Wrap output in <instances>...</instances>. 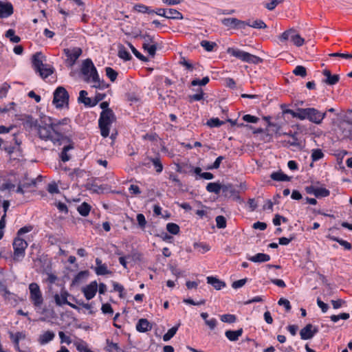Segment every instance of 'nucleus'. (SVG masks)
<instances>
[{"label": "nucleus", "instance_id": "obj_1", "mask_svg": "<svg viewBox=\"0 0 352 352\" xmlns=\"http://www.w3.org/2000/svg\"><path fill=\"white\" fill-rule=\"evenodd\" d=\"M287 112L291 114L293 118H296L301 120L307 119L316 124H321L323 119L326 117V112H321L315 108H298L296 111L289 109Z\"/></svg>", "mask_w": 352, "mask_h": 352}, {"label": "nucleus", "instance_id": "obj_2", "mask_svg": "<svg viewBox=\"0 0 352 352\" xmlns=\"http://www.w3.org/2000/svg\"><path fill=\"white\" fill-rule=\"evenodd\" d=\"M45 57L41 52H36L32 56V65L36 73H38L42 78H46L54 73V67L47 63H44Z\"/></svg>", "mask_w": 352, "mask_h": 352}, {"label": "nucleus", "instance_id": "obj_3", "mask_svg": "<svg viewBox=\"0 0 352 352\" xmlns=\"http://www.w3.org/2000/svg\"><path fill=\"white\" fill-rule=\"evenodd\" d=\"M116 120V118L112 109L102 111L98 120V126L102 137L109 136L110 128Z\"/></svg>", "mask_w": 352, "mask_h": 352}, {"label": "nucleus", "instance_id": "obj_4", "mask_svg": "<svg viewBox=\"0 0 352 352\" xmlns=\"http://www.w3.org/2000/svg\"><path fill=\"white\" fill-rule=\"evenodd\" d=\"M226 52L243 62L251 64H259L263 63V59L257 56L251 54L241 50L234 47H228Z\"/></svg>", "mask_w": 352, "mask_h": 352}, {"label": "nucleus", "instance_id": "obj_5", "mask_svg": "<svg viewBox=\"0 0 352 352\" xmlns=\"http://www.w3.org/2000/svg\"><path fill=\"white\" fill-rule=\"evenodd\" d=\"M80 73L83 76V80L87 83H90L92 79L96 80L98 77V71L90 58L84 60L82 63Z\"/></svg>", "mask_w": 352, "mask_h": 352}, {"label": "nucleus", "instance_id": "obj_6", "mask_svg": "<svg viewBox=\"0 0 352 352\" xmlns=\"http://www.w3.org/2000/svg\"><path fill=\"white\" fill-rule=\"evenodd\" d=\"M12 245L14 249V261H21L25 256V252L28 245V243L21 237L16 236L13 241Z\"/></svg>", "mask_w": 352, "mask_h": 352}, {"label": "nucleus", "instance_id": "obj_7", "mask_svg": "<svg viewBox=\"0 0 352 352\" xmlns=\"http://www.w3.org/2000/svg\"><path fill=\"white\" fill-rule=\"evenodd\" d=\"M278 38L281 42H285L289 40L297 47L302 46L305 43L304 38L293 28L285 31L278 36Z\"/></svg>", "mask_w": 352, "mask_h": 352}, {"label": "nucleus", "instance_id": "obj_8", "mask_svg": "<svg viewBox=\"0 0 352 352\" xmlns=\"http://www.w3.org/2000/svg\"><path fill=\"white\" fill-rule=\"evenodd\" d=\"M69 94L63 87H58L54 92L53 104L57 108H62L65 104L68 105Z\"/></svg>", "mask_w": 352, "mask_h": 352}, {"label": "nucleus", "instance_id": "obj_9", "mask_svg": "<svg viewBox=\"0 0 352 352\" xmlns=\"http://www.w3.org/2000/svg\"><path fill=\"white\" fill-rule=\"evenodd\" d=\"M30 299L36 307H40L43 302V296L38 285L32 283L29 285Z\"/></svg>", "mask_w": 352, "mask_h": 352}, {"label": "nucleus", "instance_id": "obj_10", "mask_svg": "<svg viewBox=\"0 0 352 352\" xmlns=\"http://www.w3.org/2000/svg\"><path fill=\"white\" fill-rule=\"evenodd\" d=\"M67 56L66 63L69 67H72L76 63L78 58L82 54V50L80 47H74L72 49L66 48L63 50Z\"/></svg>", "mask_w": 352, "mask_h": 352}, {"label": "nucleus", "instance_id": "obj_11", "mask_svg": "<svg viewBox=\"0 0 352 352\" xmlns=\"http://www.w3.org/2000/svg\"><path fill=\"white\" fill-rule=\"evenodd\" d=\"M38 134L39 138L44 140H51L54 143H56L54 140L53 134L52 133V127L50 124H45V125H38L37 127Z\"/></svg>", "mask_w": 352, "mask_h": 352}, {"label": "nucleus", "instance_id": "obj_12", "mask_svg": "<svg viewBox=\"0 0 352 352\" xmlns=\"http://www.w3.org/2000/svg\"><path fill=\"white\" fill-rule=\"evenodd\" d=\"M318 332V328L311 324H307L300 331L302 340H310Z\"/></svg>", "mask_w": 352, "mask_h": 352}, {"label": "nucleus", "instance_id": "obj_13", "mask_svg": "<svg viewBox=\"0 0 352 352\" xmlns=\"http://www.w3.org/2000/svg\"><path fill=\"white\" fill-rule=\"evenodd\" d=\"M68 296H69V293L66 290L62 289L60 292V294H56L54 296L56 304L58 306H62L63 305H67L73 309H78V307L76 305L69 302L67 300V298Z\"/></svg>", "mask_w": 352, "mask_h": 352}, {"label": "nucleus", "instance_id": "obj_14", "mask_svg": "<svg viewBox=\"0 0 352 352\" xmlns=\"http://www.w3.org/2000/svg\"><path fill=\"white\" fill-rule=\"evenodd\" d=\"M97 290L98 283L96 280L92 281L88 285L83 287L82 289L85 297L88 300L92 299L96 296Z\"/></svg>", "mask_w": 352, "mask_h": 352}, {"label": "nucleus", "instance_id": "obj_15", "mask_svg": "<svg viewBox=\"0 0 352 352\" xmlns=\"http://www.w3.org/2000/svg\"><path fill=\"white\" fill-rule=\"evenodd\" d=\"M50 124L52 127L51 132L53 134L54 140L56 142H59L63 139L65 130L55 122H51Z\"/></svg>", "mask_w": 352, "mask_h": 352}, {"label": "nucleus", "instance_id": "obj_16", "mask_svg": "<svg viewBox=\"0 0 352 352\" xmlns=\"http://www.w3.org/2000/svg\"><path fill=\"white\" fill-rule=\"evenodd\" d=\"M14 9L11 3L0 1V18H8L13 14Z\"/></svg>", "mask_w": 352, "mask_h": 352}, {"label": "nucleus", "instance_id": "obj_17", "mask_svg": "<svg viewBox=\"0 0 352 352\" xmlns=\"http://www.w3.org/2000/svg\"><path fill=\"white\" fill-rule=\"evenodd\" d=\"M322 74L326 77V78L323 80L322 82L328 85H334L339 81V75H332L329 69L323 70Z\"/></svg>", "mask_w": 352, "mask_h": 352}, {"label": "nucleus", "instance_id": "obj_18", "mask_svg": "<svg viewBox=\"0 0 352 352\" xmlns=\"http://www.w3.org/2000/svg\"><path fill=\"white\" fill-rule=\"evenodd\" d=\"M340 129L344 138L352 140V122L343 121L340 123Z\"/></svg>", "mask_w": 352, "mask_h": 352}, {"label": "nucleus", "instance_id": "obj_19", "mask_svg": "<svg viewBox=\"0 0 352 352\" xmlns=\"http://www.w3.org/2000/svg\"><path fill=\"white\" fill-rule=\"evenodd\" d=\"M151 328V324L148 320L145 318L140 319L136 324V329L139 332H147L148 331H150Z\"/></svg>", "mask_w": 352, "mask_h": 352}, {"label": "nucleus", "instance_id": "obj_20", "mask_svg": "<svg viewBox=\"0 0 352 352\" xmlns=\"http://www.w3.org/2000/svg\"><path fill=\"white\" fill-rule=\"evenodd\" d=\"M10 338L14 343L16 349H19V341L25 338V333L24 332H16L13 333L12 332L9 333Z\"/></svg>", "mask_w": 352, "mask_h": 352}, {"label": "nucleus", "instance_id": "obj_21", "mask_svg": "<svg viewBox=\"0 0 352 352\" xmlns=\"http://www.w3.org/2000/svg\"><path fill=\"white\" fill-rule=\"evenodd\" d=\"M243 330L240 328L236 331L227 330L225 332L226 337L232 342H234L239 340V338L243 334Z\"/></svg>", "mask_w": 352, "mask_h": 352}, {"label": "nucleus", "instance_id": "obj_22", "mask_svg": "<svg viewBox=\"0 0 352 352\" xmlns=\"http://www.w3.org/2000/svg\"><path fill=\"white\" fill-rule=\"evenodd\" d=\"M248 259L254 263H264L270 260V256L264 253H258L254 256L248 257Z\"/></svg>", "mask_w": 352, "mask_h": 352}, {"label": "nucleus", "instance_id": "obj_23", "mask_svg": "<svg viewBox=\"0 0 352 352\" xmlns=\"http://www.w3.org/2000/svg\"><path fill=\"white\" fill-rule=\"evenodd\" d=\"M207 283L211 285L217 290H219L226 287V283L223 281L213 276L207 277Z\"/></svg>", "mask_w": 352, "mask_h": 352}, {"label": "nucleus", "instance_id": "obj_24", "mask_svg": "<svg viewBox=\"0 0 352 352\" xmlns=\"http://www.w3.org/2000/svg\"><path fill=\"white\" fill-rule=\"evenodd\" d=\"M55 336V334L52 331H47L44 332L42 335L39 337V342L41 344H45L48 343L49 342L52 341Z\"/></svg>", "mask_w": 352, "mask_h": 352}, {"label": "nucleus", "instance_id": "obj_25", "mask_svg": "<svg viewBox=\"0 0 352 352\" xmlns=\"http://www.w3.org/2000/svg\"><path fill=\"white\" fill-rule=\"evenodd\" d=\"M87 92L85 90H81L79 94L78 102L83 103L85 106L93 107L92 106V99L87 97Z\"/></svg>", "mask_w": 352, "mask_h": 352}, {"label": "nucleus", "instance_id": "obj_26", "mask_svg": "<svg viewBox=\"0 0 352 352\" xmlns=\"http://www.w3.org/2000/svg\"><path fill=\"white\" fill-rule=\"evenodd\" d=\"M166 18L169 19H180L181 20V19H184V16L178 10L173 9V8H169L167 10Z\"/></svg>", "mask_w": 352, "mask_h": 352}, {"label": "nucleus", "instance_id": "obj_27", "mask_svg": "<svg viewBox=\"0 0 352 352\" xmlns=\"http://www.w3.org/2000/svg\"><path fill=\"white\" fill-rule=\"evenodd\" d=\"M327 237L329 238L331 241L338 242L340 245L343 246L344 248L346 250H350L352 248L351 244L346 241H344L342 239H340L338 237H336V236H332L330 234L327 236Z\"/></svg>", "mask_w": 352, "mask_h": 352}, {"label": "nucleus", "instance_id": "obj_28", "mask_svg": "<svg viewBox=\"0 0 352 352\" xmlns=\"http://www.w3.org/2000/svg\"><path fill=\"white\" fill-rule=\"evenodd\" d=\"M221 22L224 26L233 29H236V23H239L236 18H224L221 19Z\"/></svg>", "mask_w": 352, "mask_h": 352}, {"label": "nucleus", "instance_id": "obj_29", "mask_svg": "<svg viewBox=\"0 0 352 352\" xmlns=\"http://www.w3.org/2000/svg\"><path fill=\"white\" fill-rule=\"evenodd\" d=\"M270 177L274 181H289L290 177L281 171L273 172Z\"/></svg>", "mask_w": 352, "mask_h": 352}, {"label": "nucleus", "instance_id": "obj_30", "mask_svg": "<svg viewBox=\"0 0 352 352\" xmlns=\"http://www.w3.org/2000/svg\"><path fill=\"white\" fill-rule=\"evenodd\" d=\"M221 188V184L215 182L208 183L206 186V190L208 192H214L217 195L220 193Z\"/></svg>", "mask_w": 352, "mask_h": 352}, {"label": "nucleus", "instance_id": "obj_31", "mask_svg": "<svg viewBox=\"0 0 352 352\" xmlns=\"http://www.w3.org/2000/svg\"><path fill=\"white\" fill-rule=\"evenodd\" d=\"M90 83H92V87L99 89H104L109 87V85L107 84L103 80H101L100 79L98 74L97 78L96 80L92 79V81Z\"/></svg>", "mask_w": 352, "mask_h": 352}, {"label": "nucleus", "instance_id": "obj_32", "mask_svg": "<svg viewBox=\"0 0 352 352\" xmlns=\"http://www.w3.org/2000/svg\"><path fill=\"white\" fill-rule=\"evenodd\" d=\"M180 324L175 325L168 330V331L163 336V340L167 342L170 340L177 333Z\"/></svg>", "mask_w": 352, "mask_h": 352}, {"label": "nucleus", "instance_id": "obj_33", "mask_svg": "<svg viewBox=\"0 0 352 352\" xmlns=\"http://www.w3.org/2000/svg\"><path fill=\"white\" fill-rule=\"evenodd\" d=\"M222 188L221 191L224 196L226 197H231L235 192V189L234 188L232 184H224L221 185Z\"/></svg>", "mask_w": 352, "mask_h": 352}, {"label": "nucleus", "instance_id": "obj_34", "mask_svg": "<svg viewBox=\"0 0 352 352\" xmlns=\"http://www.w3.org/2000/svg\"><path fill=\"white\" fill-rule=\"evenodd\" d=\"M90 210V205L86 202H83L77 208L78 212L83 217H87L89 214Z\"/></svg>", "mask_w": 352, "mask_h": 352}, {"label": "nucleus", "instance_id": "obj_35", "mask_svg": "<svg viewBox=\"0 0 352 352\" xmlns=\"http://www.w3.org/2000/svg\"><path fill=\"white\" fill-rule=\"evenodd\" d=\"M157 43H153V44L152 43H149V44L143 43L142 44V47L144 48V50L147 51L148 54L151 56H155V54L156 53V50H157Z\"/></svg>", "mask_w": 352, "mask_h": 352}, {"label": "nucleus", "instance_id": "obj_36", "mask_svg": "<svg viewBox=\"0 0 352 352\" xmlns=\"http://www.w3.org/2000/svg\"><path fill=\"white\" fill-rule=\"evenodd\" d=\"M75 346L78 352H93L89 349L87 344L82 340L76 342Z\"/></svg>", "mask_w": 352, "mask_h": 352}, {"label": "nucleus", "instance_id": "obj_37", "mask_svg": "<svg viewBox=\"0 0 352 352\" xmlns=\"http://www.w3.org/2000/svg\"><path fill=\"white\" fill-rule=\"evenodd\" d=\"M201 46L204 48L207 52L213 51L214 47L217 46V43L214 42L208 41L206 40H203L200 43Z\"/></svg>", "mask_w": 352, "mask_h": 352}, {"label": "nucleus", "instance_id": "obj_38", "mask_svg": "<svg viewBox=\"0 0 352 352\" xmlns=\"http://www.w3.org/2000/svg\"><path fill=\"white\" fill-rule=\"evenodd\" d=\"M96 274L98 276H102L111 274V272L107 269V266L106 264H103L102 265L96 266L94 269Z\"/></svg>", "mask_w": 352, "mask_h": 352}, {"label": "nucleus", "instance_id": "obj_39", "mask_svg": "<svg viewBox=\"0 0 352 352\" xmlns=\"http://www.w3.org/2000/svg\"><path fill=\"white\" fill-rule=\"evenodd\" d=\"M6 36L10 38V41L14 43H19L21 41L19 36L15 35V32L12 29H9L6 32Z\"/></svg>", "mask_w": 352, "mask_h": 352}, {"label": "nucleus", "instance_id": "obj_40", "mask_svg": "<svg viewBox=\"0 0 352 352\" xmlns=\"http://www.w3.org/2000/svg\"><path fill=\"white\" fill-rule=\"evenodd\" d=\"M249 26L256 29H265L267 28V25L261 19H256L252 22L250 21Z\"/></svg>", "mask_w": 352, "mask_h": 352}, {"label": "nucleus", "instance_id": "obj_41", "mask_svg": "<svg viewBox=\"0 0 352 352\" xmlns=\"http://www.w3.org/2000/svg\"><path fill=\"white\" fill-rule=\"evenodd\" d=\"M330 195V191L325 188H317L316 189L315 197L317 198L326 197Z\"/></svg>", "mask_w": 352, "mask_h": 352}, {"label": "nucleus", "instance_id": "obj_42", "mask_svg": "<svg viewBox=\"0 0 352 352\" xmlns=\"http://www.w3.org/2000/svg\"><path fill=\"white\" fill-rule=\"evenodd\" d=\"M297 135L298 133H294V134L291 135L292 140L287 141V144H289V146L300 148L301 144L297 138Z\"/></svg>", "mask_w": 352, "mask_h": 352}, {"label": "nucleus", "instance_id": "obj_43", "mask_svg": "<svg viewBox=\"0 0 352 352\" xmlns=\"http://www.w3.org/2000/svg\"><path fill=\"white\" fill-rule=\"evenodd\" d=\"M106 75L111 82H114L118 77V72L113 68L107 67L105 68Z\"/></svg>", "mask_w": 352, "mask_h": 352}, {"label": "nucleus", "instance_id": "obj_44", "mask_svg": "<svg viewBox=\"0 0 352 352\" xmlns=\"http://www.w3.org/2000/svg\"><path fill=\"white\" fill-rule=\"evenodd\" d=\"M107 350L109 352H112L113 351H116V352H124V350L120 348L117 343H114L113 342H110L109 340H107Z\"/></svg>", "mask_w": 352, "mask_h": 352}, {"label": "nucleus", "instance_id": "obj_45", "mask_svg": "<svg viewBox=\"0 0 352 352\" xmlns=\"http://www.w3.org/2000/svg\"><path fill=\"white\" fill-rule=\"evenodd\" d=\"M166 230L172 234H177L179 232V226L174 223H168L166 225Z\"/></svg>", "mask_w": 352, "mask_h": 352}, {"label": "nucleus", "instance_id": "obj_46", "mask_svg": "<svg viewBox=\"0 0 352 352\" xmlns=\"http://www.w3.org/2000/svg\"><path fill=\"white\" fill-rule=\"evenodd\" d=\"M210 81V78L208 76L204 77L201 80L199 79H194L191 82L192 86H205Z\"/></svg>", "mask_w": 352, "mask_h": 352}, {"label": "nucleus", "instance_id": "obj_47", "mask_svg": "<svg viewBox=\"0 0 352 352\" xmlns=\"http://www.w3.org/2000/svg\"><path fill=\"white\" fill-rule=\"evenodd\" d=\"M118 56L124 60H130L132 58L130 53L124 47L118 50Z\"/></svg>", "mask_w": 352, "mask_h": 352}, {"label": "nucleus", "instance_id": "obj_48", "mask_svg": "<svg viewBox=\"0 0 352 352\" xmlns=\"http://www.w3.org/2000/svg\"><path fill=\"white\" fill-rule=\"evenodd\" d=\"M129 46L131 48L133 54L140 60L146 62L148 61V58L143 56L139 51L136 50V48L131 43H129Z\"/></svg>", "mask_w": 352, "mask_h": 352}, {"label": "nucleus", "instance_id": "obj_49", "mask_svg": "<svg viewBox=\"0 0 352 352\" xmlns=\"http://www.w3.org/2000/svg\"><path fill=\"white\" fill-rule=\"evenodd\" d=\"M224 122L220 120L218 118H213L207 121L206 124L210 127H219Z\"/></svg>", "mask_w": 352, "mask_h": 352}, {"label": "nucleus", "instance_id": "obj_50", "mask_svg": "<svg viewBox=\"0 0 352 352\" xmlns=\"http://www.w3.org/2000/svg\"><path fill=\"white\" fill-rule=\"evenodd\" d=\"M151 161L153 163L157 173H160L163 170V165L158 157L151 158Z\"/></svg>", "mask_w": 352, "mask_h": 352}, {"label": "nucleus", "instance_id": "obj_51", "mask_svg": "<svg viewBox=\"0 0 352 352\" xmlns=\"http://www.w3.org/2000/svg\"><path fill=\"white\" fill-rule=\"evenodd\" d=\"M221 320L223 322L234 323L236 320V317L233 314H223L221 316Z\"/></svg>", "mask_w": 352, "mask_h": 352}, {"label": "nucleus", "instance_id": "obj_52", "mask_svg": "<svg viewBox=\"0 0 352 352\" xmlns=\"http://www.w3.org/2000/svg\"><path fill=\"white\" fill-rule=\"evenodd\" d=\"M293 73L296 76H299L301 77H305L307 76V70L306 68L302 65H298L294 69Z\"/></svg>", "mask_w": 352, "mask_h": 352}, {"label": "nucleus", "instance_id": "obj_53", "mask_svg": "<svg viewBox=\"0 0 352 352\" xmlns=\"http://www.w3.org/2000/svg\"><path fill=\"white\" fill-rule=\"evenodd\" d=\"M324 157V153L321 149H314L311 153V159L313 162L318 161Z\"/></svg>", "mask_w": 352, "mask_h": 352}, {"label": "nucleus", "instance_id": "obj_54", "mask_svg": "<svg viewBox=\"0 0 352 352\" xmlns=\"http://www.w3.org/2000/svg\"><path fill=\"white\" fill-rule=\"evenodd\" d=\"M215 221L218 228L222 229L226 227V219L225 217L219 215L215 218Z\"/></svg>", "mask_w": 352, "mask_h": 352}, {"label": "nucleus", "instance_id": "obj_55", "mask_svg": "<svg viewBox=\"0 0 352 352\" xmlns=\"http://www.w3.org/2000/svg\"><path fill=\"white\" fill-rule=\"evenodd\" d=\"M194 248L199 250V251L203 254L209 251L210 249L208 245L203 243H195Z\"/></svg>", "mask_w": 352, "mask_h": 352}, {"label": "nucleus", "instance_id": "obj_56", "mask_svg": "<svg viewBox=\"0 0 352 352\" xmlns=\"http://www.w3.org/2000/svg\"><path fill=\"white\" fill-rule=\"evenodd\" d=\"M136 219L140 228H141L142 230H144L146 225V221L144 215L141 213L138 214Z\"/></svg>", "mask_w": 352, "mask_h": 352}, {"label": "nucleus", "instance_id": "obj_57", "mask_svg": "<svg viewBox=\"0 0 352 352\" xmlns=\"http://www.w3.org/2000/svg\"><path fill=\"white\" fill-rule=\"evenodd\" d=\"M168 179L170 181H172V182H173L175 184V185L176 186H177L179 189L182 188L183 184H182V182L179 180V179L178 178V177L176 175H175L173 173H170L169 175Z\"/></svg>", "mask_w": 352, "mask_h": 352}, {"label": "nucleus", "instance_id": "obj_58", "mask_svg": "<svg viewBox=\"0 0 352 352\" xmlns=\"http://www.w3.org/2000/svg\"><path fill=\"white\" fill-rule=\"evenodd\" d=\"M138 36L141 38L144 41L143 43H147V44L157 43L154 40V37L151 36L150 34H140Z\"/></svg>", "mask_w": 352, "mask_h": 352}, {"label": "nucleus", "instance_id": "obj_59", "mask_svg": "<svg viewBox=\"0 0 352 352\" xmlns=\"http://www.w3.org/2000/svg\"><path fill=\"white\" fill-rule=\"evenodd\" d=\"M85 188L87 190H89L90 191H92L93 192H98L99 190L101 189V188L98 186L94 182H87L85 184Z\"/></svg>", "mask_w": 352, "mask_h": 352}, {"label": "nucleus", "instance_id": "obj_60", "mask_svg": "<svg viewBox=\"0 0 352 352\" xmlns=\"http://www.w3.org/2000/svg\"><path fill=\"white\" fill-rule=\"evenodd\" d=\"M70 146H65L63 148V151L60 153V158L63 162H65L69 160V156L67 155V151L71 148Z\"/></svg>", "mask_w": 352, "mask_h": 352}, {"label": "nucleus", "instance_id": "obj_61", "mask_svg": "<svg viewBox=\"0 0 352 352\" xmlns=\"http://www.w3.org/2000/svg\"><path fill=\"white\" fill-rule=\"evenodd\" d=\"M283 0H272L271 2L267 3L265 7L269 10H273L278 4L281 3Z\"/></svg>", "mask_w": 352, "mask_h": 352}, {"label": "nucleus", "instance_id": "obj_62", "mask_svg": "<svg viewBox=\"0 0 352 352\" xmlns=\"http://www.w3.org/2000/svg\"><path fill=\"white\" fill-rule=\"evenodd\" d=\"M10 87V86L6 82L0 85V98L6 96Z\"/></svg>", "mask_w": 352, "mask_h": 352}, {"label": "nucleus", "instance_id": "obj_63", "mask_svg": "<svg viewBox=\"0 0 352 352\" xmlns=\"http://www.w3.org/2000/svg\"><path fill=\"white\" fill-rule=\"evenodd\" d=\"M278 304L279 305L284 306L285 308L286 311H287V312H289L291 310V309H292V306L290 305V302H289V301L287 299L281 298L278 301Z\"/></svg>", "mask_w": 352, "mask_h": 352}, {"label": "nucleus", "instance_id": "obj_64", "mask_svg": "<svg viewBox=\"0 0 352 352\" xmlns=\"http://www.w3.org/2000/svg\"><path fill=\"white\" fill-rule=\"evenodd\" d=\"M101 310L104 314H110L112 315L113 314V310L109 303H105L102 305Z\"/></svg>", "mask_w": 352, "mask_h": 352}]
</instances>
